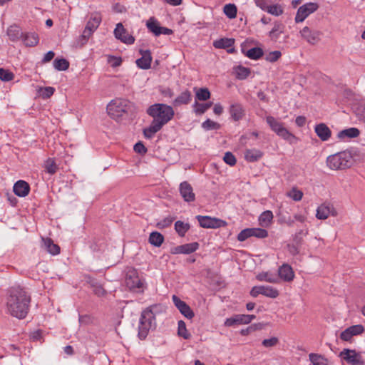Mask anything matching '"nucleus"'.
Returning a JSON list of instances; mask_svg holds the SVG:
<instances>
[{"instance_id": "obj_49", "label": "nucleus", "mask_w": 365, "mask_h": 365, "mask_svg": "<svg viewBox=\"0 0 365 365\" xmlns=\"http://www.w3.org/2000/svg\"><path fill=\"white\" fill-rule=\"evenodd\" d=\"M14 78V74L11 71L2 68H0V80L8 82L12 81Z\"/></svg>"}, {"instance_id": "obj_4", "label": "nucleus", "mask_w": 365, "mask_h": 365, "mask_svg": "<svg viewBox=\"0 0 365 365\" xmlns=\"http://www.w3.org/2000/svg\"><path fill=\"white\" fill-rule=\"evenodd\" d=\"M353 163V155L348 150L330 155L326 160L327 166L331 170H346L351 167Z\"/></svg>"}, {"instance_id": "obj_11", "label": "nucleus", "mask_w": 365, "mask_h": 365, "mask_svg": "<svg viewBox=\"0 0 365 365\" xmlns=\"http://www.w3.org/2000/svg\"><path fill=\"white\" fill-rule=\"evenodd\" d=\"M197 219L200 226L203 228L216 229L224 227L227 225L226 222L215 217L210 216L197 215Z\"/></svg>"}, {"instance_id": "obj_12", "label": "nucleus", "mask_w": 365, "mask_h": 365, "mask_svg": "<svg viewBox=\"0 0 365 365\" xmlns=\"http://www.w3.org/2000/svg\"><path fill=\"white\" fill-rule=\"evenodd\" d=\"M300 34L306 41L314 45L320 41L322 32L317 30H312L309 27L305 26L300 31Z\"/></svg>"}, {"instance_id": "obj_19", "label": "nucleus", "mask_w": 365, "mask_h": 365, "mask_svg": "<svg viewBox=\"0 0 365 365\" xmlns=\"http://www.w3.org/2000/svg\"><path fill=\"white\" fill-rule=\"evenodd\" d=\"M14 192L19 197H26L30 191V185L24 180H18L14 185Z\"/></svg>"}, {"instance_id": "obj_34", "label": "nucleus", "mask_w": 365, "mask_h": 365, "mask_svg": "<svg viewBox=\"0 0 365 365\" xmlns=\"http://www.w3.org/2000/svg\"><path fill=\"white\" fill-rule=\"evenodd\" d=\"M148 241L152 245L158 247L163 244L164 237L158 232H153L150 234Z\"/></svg>"}, {"instance_id": "obj_27", "label": "nucleus", "mask_w": 365, "mask_h": 365, "mask_svg": "<svg viewBox=\"0 0 365 365\" xmlns=\"http://www.w3.org/2000/svg\"><path fill=\"white\" fill-rule=\"evenodd\" d=\"M23 32L19 26L11 25L7 29V35L9 39L13 42H16L21 39Z\"/></svg>"}, {"instance_id": "obj_18", "label": "nucleus", "mask_w": 365, "mask_h": 365, "mask_svg": "<svg viewBox=\"0 0 365 365\" xmlns=\"http://www.w3.org/2000/svg\"><path fill=\"white\" fill-rule=\"evenodd\" d=\"M140 53L142 54V57L137 59L135 61L137 66L145 70L150 68L152 62L150 51L149 50H140Z\"/></svg>"}, {"instance_id": "obj_63", "label": "nucleus", "mask_w": 365, "mask_h": 365, "mask_svg": "<svg viewBox=\"0 0 365 365\" xmlns=\"http://www.w3.org/2000/svg\"><path fill=\"white\" fill-rule=\"evenodd\" d=\"M93 32L92 31L88 30L87 28L85 27L81 36H80L81 43L83 44L86 43L89 39L90 36L93 34Z\"/></svg>"}, {"instance_id": "obj_33", "label": "nucleus", "mask_w": 365, "mask_h": 365, "mask_svg": "<svg viewBox=\"0 0 365 365\" xmlns=\"http://www.w3.org/2000/svg\"><path fill=\"white\" fill-rule=\"evenodd\" d=\"M146 26L149 31L152 32L155 36H159L160 26L159 22L154 17H151L148 20Z\"/></svg>"}, {"instance_id": "obj_53", "label": "nucleus", "mask_w": 365, "mask_h": 365, "mask_svg": "<svg viewBox=\"0 0 365 365\" xmlns=\"http://www.w3.org/2000/svg\"><path fill=\"white\" fill-rule=\"evenodd\" d=\"M288 196L294 201H300L303 197V192L294 187L289 191Z\"/></svg>"}, {"instance_id": "obj_43", "label": "nucleus", "mask_w": 365, "mask_h": 365, "mask_svg": "<svg viewBox=\"0 0 365 365\" xmlns=\"http://www.w3.org/2000/svg\"><path fill=\"white\" fill-rule=\"evenodd\" d=\"M236 77L238 79L243 80L247 78L250 74V68L244 67L242 66H238L235 68Z\"/></svg>"}, {"instance_id": "obj_37", "label": "nucleus", "mask_w": 365, "mask_h": 365, "mask_svg": "<svg viewBox=\"0 0 365 365\" xmlns=\"http://www.w3.org/2000/svg\"><path fill=\"white\" fill-rule=\"evenodd\" d=\"M264 54L263 50L259 47H255L249 49L245 55L250 59L257 60Z\"/></svg>"}, {"instance_id": "obj_5", "label": "nucleus", "mask_w": 365, "mask_h": 365, "mask_svg": "<svg viewBox=\"0 0 365 365\" xmlns=\"http://www.w3.org/2000/svg\"><path fill=\"white\" fill-rule=\"evenodd\" d=\"M266 121L271 130L282 139L287 140L291 144L297 141V138L290 133L284 126L283 123L274 117L269 115L266 118Z\"/></svg>"}, {"instance_id": "obj_6", "label": "nucleus", "mask_w": 365, "mask_h": 365, "mask_svg": "<svg viewBox=\"0 0 365 365\" xmlns=\"http://www.w3.org/2000/svg\"><path fill=\"white\" fill-rule=\"evenodd\" d=\"M130 108V103L122 98L113 100L107 106L108 114L115 120H118L123 115L128 113Z\"/></svg>"}, {"instance_id": "obj_44", "label": "nucleus", "mask_w": 365, "mask_h": 365, "mask_svg": "<svg viewBox=\"0 0 365 365\" xmlns=\"http://www.w3.org/2000/svg\"><path fill=\"white\" fill-rule=\"evenodd\" d=\"M223 11L229 19H234L237 16V9L235 4H228L224 6Z\"/></svg>"}, {"instance_id": "obj_59", "label": "nucleus", "mask_w": 365, "mask_h": 365, "mask_svg": "<svg viewBox=\"0 0 365 365\" xmlns=\"http://www.w3.org/2000/svg\"><path fill=\"white\" fill-rule=\"evenodd\" d=\"M349 328V331H350L352 336H356L362 334L364 331V328L361 324H356L351 326Z\"/></svg>"}, {"instance_id": "obj_13", "label": "nucleus", "mask_w": 365, "mask_h": 365, "mask_svg": "<svg viewBox=\"0 0 365 365\" xmlns=\"http://www.w3.org/2000/svg\"><path fill=\"white\" fill-rule=\"evenodd\" d=\"M172 300L174 305L185 317L188 319H191L194 317V312L190 306L187 304L184 301L181 300L178 296L173 295Z\"/></svg>"}, {"instance_id": "obj_3", "label": "nucleus", "mask_w": 365, "mask_h": 365, "mask_svg": "<svg viewBox=\"0 0 365 365\" xmlns=\"http://www.w3.org/2000/svg\"><path fill=\"white\" fill-rule=\"evenodd\" d=\"M161 312L162 306L159 304H155L147 307L141 312L138 334L141 340L147 337L150 329L155 328V315Z\"/></svg>"}, {"instance_id": "obj_1", "label": "nucleus", "mask_w": 365, "mask_h": 365, "mask_svg": "<svg viewBox=\"0 0 365 365\" xmlns=\"http://www.w3.org/2000/svg\"><path fill=\"white\" fill-rule=\"evenodd\" d=\"M31 295L28 289L20 285L11 287L6 294V308L7 312L19 319H24L30 310Z\"/></svg>"}, {"instance_id": "obj_24", "label": "nucleus", "mask_w": 365, "mask_h": 365, "mask_svg": "<svg viewBox=\"0 0 365 365\" xmlns=\"http://www.w3.org/2000/svg\"><path fill=\"white\" fill-rule=\"evenodd\" d=\"M230 113L235 121H238L245 115V110L240 103H236L230 106Z\"/></svg>"}, {"instance_id": "obj_30", "label": "nucleus", "mask_w": 365, "mask_h": 365, "mask_svg": "<svg viewBox=\"0 0 365 365\" xmlns=\"http://www.w3.org/2000/svg\"><path fill=\"white\" fill-rule=\"evenodd\" d=\"M235 43L233 38H222L213 42V46L216 48L227 49Z\"/></svg>"}, {"instance_id": "obj_56", "label": "nucleus", "mask_w": 365, "mask_h": 365, "mask_svg": "<svg viewBox=\"0 0 365 365\" xmlns=\"http://www.w3.org/2000/svg\"><path fill=\"white\" fill-rule=\"evenodd\" d=\"M252 237L251 228H246L242 230L237 235V240L240 242H244L248 238Z\"/></svg>"}, {"instance_id": "obj_48", "label": "nucleus", "mask_w": 365, "mask_h": 365, "mask_svg": "<svg viewBox=\"0 0 365 365\" xmlns=\"http://www.w3.org/2000/svg\"><path fill=\"white\" fill-rule=\"evenodd\" d=\"M252 237H257L258 239H264L268 236V232L263 228H251Z\"/></svg>"}, {"instance_id": "obj_20", "label": "nucleus", "mask_w": 365, "mask_h": 365, "mask_svg": "<svg viewBox=\"0 0 365 365\" xmlns=\"http://www.w3.org/2000/svg\"><path fill=\"white\" fill-rule=\"evenodd\" d=\"M279 276L285 282H291L294 279V273L292 267L287 264H282L278 270Z\"/></svg>"}, {"instance_id": "obj_21", "label": "nucleus", "mask_w": 365, "mask_h": 365, "mask_svg": "<svg viewBox=\"0 0 365 365\" xmlns=\"http://www.w3.org/2000/svg\"><path fill=\"white\" fill-rule=\"evenodd\" d=\"M21 40L26 47H33L38 43L39 37L35 32H27L23 33Z\"/></svg>"}, {"instance_id": "obj_46", "label": "nucleus", "mask_w": 365, "mask_h": 365, "mask_svg": "<svg viewBox=\"0 0 365 365\" xmlns=\"http://www.w3.org/2000/svg\"><path fill=\"white\" fill-rule=\"evenodd\" d=\"M91 286L93 289V292L94 294L99 297H104L107 294V292L103 287V286L98 282H93Z\"/></svg>"}, {"instance_id": "obj_51", "label": "nucleus", "mask_w": 365, "mask_h": 365, "mask_svg": "<svg viewBox=\"0 0 365 365\" xmlns=\"http://www.w3.org/2000/svg\"><path fill=\"white\" fill-rule=\"evenodd\" d=\"M257 279L259 281H265L270 283H275L277 281L275 277L269 274L267 272L259 273L257 276Z\"/></svg>"}, {"instance_id": "obj_40", "label": "nucleus", "mask_w": 365, "mask_h": 365, "mask_svg": "<svg viewBox=\"0 0 365 365\" xmlns=\"http://www.w3.org/2000/svg\"><path fill=\"white\" fill-rule=\"evenodd\" d=\"M53 65L57 71H66L69 67V62L65 58H56Z\"/></svg>"}, {"instance_id": "obj_14", "label": "nucleus", "mask_w": 365, "mask_h": 365, "mask_svg": "<svg viewBox=\"0 0 365 365\" xmlns=\"http://www.w3.org/2000/svg\"><path fill=\"white\" fill-rule=\"evenodd\" d=\"M115 37L126 44L131 45L135 42V38L128 34L121 23H118L114 30Z\"/></svg>"}, {"instance_id": "obj_45", "label": "nucleus", "mask_w": 365, "mask_h": 365, "mask_svg": "<svg viewBox=\"0 0 365 365\" xmlns=\"http://www.w3.org/2000/svg\"><path fill=\"white\" fill-rule=\"evenodd\" d=\"M202 128L205 130H218L220 128V125L210 119H207L202 123Z\"/></svg>"}, {"instance_id": "obj_7", "label": "nucleus", "mask_w": 365, "mask_h": 365, "mask_svg": "<svg viewBox=\"0 0 365 365\" xmlns=\"http://www.w3.org/2000/svg\"><path fill=\"white\" fill-rule=\"evenodd\" d=\"M339 356L350 365H364L365 361L361 354L355 349H344Z\"/></svg>"}, {"instance_id": "obj_64", "label": "nucleus", "mask_w": 365, "mask_h": 365, "mask_svg": "<svg viewBox=\"0 0 365 365\" xmlns=\"http://www.w3.org/2000/svg\"><path fill=\"white\" fill-rule=\"evenodd\" d=\"M238 320L236 315H234L232 317L227 318L225 321L224 325L226 327H233L235 325H238Z\"/></svg>"}, {"instance_id": "obj_61", "label": "nucleus", "mask_w": 365, "mask_h": 365, "mask_svg": "<svg viewBox=\"0 0 365 365\" xmlns=\"http://www.w3.org/2000/svg\"><path fill=\"white\" fill-rule=\"evenodd\" d=\"M279 340L277 337H272L270 339H264L262 342L264 347H272L277 344Z\"/></svg>"}, {"instance_id": "obj_57", "label": "nucleus", "mask_w": 365, "mask_h": 365, "mask_svg": "<svg viewBox=\"0 0 365 365\" xmlns=\"http://www.w3.org/2000/svg\"><path fill=\"white\" fill-rule=\"evenodd\" d=\"M252 237L251 228H246L242 230L237 235V240L240 242H244L248 238Z\"/></svg>"}, {"instance_id": "obj_9", "label": "nucleus", "mask_w": 365, "mask_h": 365, "mask_svg": "<svg viewBox=\"0 0 365 365\" xmlns=\"http://www.w3.org/2000/svg\"><path fill=\"white\" fill-rule=\"evenodd\" d=\"M318 8V4L315 2H309L301 6L297 11L294 19L295 22H303L307 16L316 11Z\"/></svg>"}, {"instance_id": "obj_50", "label": "nucleus", "mask_w": 365, "mask_h": 365, "mask_svg": "<svg viewBox=\"0 0 365 365\" xmlns=\"http://www.w3.org/2000/svg\"><path fill=\"white\" fill-rule=\"evenodd\" d=\"M282 56V53L279 51H274L267 53L265 56V60L270 63H274L278 61Z\"/></svg>"}, {"instance_id": "obj_25", "label": "nucleus", "mask_w": 365, "mask_h": 365, "mask_svg": "<svg viewBox=\"0 0 365 365\" xmlns=\"http://www.w3.org/2000/svg\"><path fill=\"white\" fill-rule=\"evenodd\" d=\"M332 209V205L329 203L322 204L317 209L316 217L319 220L327 219Z\"/></svg>"}, {"instance_id": "obj_32", "label": "nucleus", "mask_w": 365, "mask_h": 365, "mask_svg": "<svg viewBox=\"0 0 365 365\" xmlns=\"http://www.w3.org/2000/svg\"><path fill=\"white\" fill-rule=\"evenodd\" d=\"M273 219V213L270 210L264 211L259 216V223L262 227H267L272 222Z\"/></svg>"}, {"instance_id": "obj_23", "label": "nucleus", "mask_w": 365, "mask_h": 365, "mask_svg": "<svg viewBox=\"0 0 365 365\" xmlns=\"http://www.w3.org/2000/svg\"><path fill=\"white\" fill-rule=\"evenodd\" d=\"M360 131L356 128H349L341 130L337 134V138L341 140H347L351 138H356L359 135Z\"/></svg>"}, {"instance_id": "obj_38", "label": "nucleus", "mask_w": 365, "mask_h": 365, "mask_svg": "<svg viewBox=\"0 0 365 365\" xmlns=\"http://www.w3.org/2000/svg\"><path fill=\"white\" fill-rule=\"evenodd\" d=\"M44 168L46 173H49L50 175H53L57 172L58 167L56 165L54 159L48 158L45 162Z\"/></svg>"}, {"instance_id": "obj_10", "label": "nucleus", "mask_w": 365, "mask_h": 365, "mask_svg": "<svg viewBox=\"0 0 365 365\" xmlns=\"http://www.w3.org/2000/svg\"><path fill=\"white\" fill-rule=\"evenodd\" d=\"M259 294L275 299L279 296V293L277 289L272 286L259 285L253 287L250 291V295L253 297H257Z\"/></svg>"}, {"instance_id": "obj_31", "label": "nucleus", "mask_w": 365, "mask_h": 365, "mask_svg": "<svg viewBox=\"0 0 365 365\" xmlns=\"http://www.w3.org/2000/svg\"><path fill=\"white\" fill-rule=\"evenodd\" d=\"M284 26L280 22H275L272 29L269 32V38L274 41H277L280 36V34L284 32Z\"/></svg>"}, {"instance_id": "obj_17", "label": "nucleus", "mask_w": 365, "mask_h": 365, "mask_svg": "<svg viewBox=\"0 0 365 365\" xmlns=\"http://www.w3.org/2000/svg\"><path fill=\"white\" fill-rule=\"evenodd\" d=\"M198 248L199 244L197 242L187 243L174 247L172 253L188 255L195 252Z\"/></svg>"}, {"instance_id": "obj_54", "label": "nucleus", "mask_w": 365, "mask_h": 365, "mask_svg": "<svg viewBox=\"0 0 365 365\" xmlns=\"http://www.w3.org/2000/svg\"><path fill=\"white\" fill-rule=\"evenodd\" d=\"M355 112L359 120L365 123V102L360 103Z\"/></svg>"}, {"instance_id": "obj_35", "label": "nucleus", "mask_w": 365, "mask_h": 365, "mask_svg": "<svg viewBox=\"0 0 365 365\" xmlns=\"http://www.w3.org/2000/svg\"><path fill=\"white\" fill-rule=\"evenodd\" d=\"M190 225L188 223H185L182 221L178 220L175 223V230L180 237H184L186 232L190 230Z\"/></svg>"}, {"instance_id": "obj_2", "label": "nucleus", "mask_w": 365, "mask_h": 365, "mask_svg": "<svg viewBox=\"0 0 365 365\" xmlns=\"http://www.w3.org/2000/svg\"><path fill=\"white\" fill-rule=\"evenodd\" d=\"M147 113L153 118L150 125L143 130V135L148 139L152 138L175 115L173 107L164 103H155L149 106Z\"/></svg>"}, {"instance_id": "obj_41", "label": "nucleus", "mask_w": 365, "mask_h": 365, "mask_svg": "<svg viewBox=\"0 0 365 365\" xmlns=\"http://www.w3.org/2000/svg\"><path fill=\"white\" fill-rule=\"evenodd\" d=\"M178 334L185 339L190 338L191 335L186 328V324L182 320H180L178 323Z\"/></svg>"}, {"instance_id": "obj_62", "label": "nucleus", "mask_w": 365, "mask_h": 365, "mask_svg": "<svg viewBox=\"0 0 365 365\" xmlns=\"http://www.w3.org/2000/svg\"><path fill=\"white\" fill-rule=\"evenodd\" d=\"M133 149L135 153L140 155L145 154L148 151L144 144L140 141L135 144Z\"/></svg>"}, {"instance_id": "obj_36", "label": "nucleus", "mask_w": 365, "mask_h": 365, "mask_svg": "<svg viewBox=\"0 0 365 365\" xmlns=\"http://www.w3.org/2000/svg\"><path fill=\"white\" fill-rule=\"evenodd\" d=\"M195 90V98L197 101H205L210 98V92L207 88H201Z\"/></svg>"}, {"instance_id": "obj_47", "label": "nucleus", "mask_w": 365, "mask_h": 365, "mask_svg": "<svg viewBox=\"0 0 365 365\" xmlns=\"http://www.w3.org/2000/svg\"><path fill=\"white\" fill-rule=\"evenodd\" d=\"M238 324H247L250 323L254 319L256 318L255 315L253 314H235Z\"/></svg>"}, {"instance_id": "obj_26", "label": "nucleus", "mask_w": 365, "mask_h": 365, "mask_svg": "<svg viewBox=\"0 0 365 365\" xmlns=\"http://www.w3.org/2000/svg\"><path fill=\"white\" fill-rule=\"evenodd\" d=\"M263 155V153L256 148L247 149L245 152V159L250 163L258 161Z\"/></svg>"}, {"instance_id": "obj_60", "label": "nucleus", "mask_w": 365, "mask_h": 365, "mask_svg": "<svg viewBox=\"0 0 365 365\" xmlns=\"http://www.w3.org/2000/svg\"><path fill=\"white\" fill-rule=\"evenodd\" d=\"M308 233V231H304L303 230H300L294 236V242L297 245H301L302 244V237L307 235Z\"/></svg>"}, {"instance_id": "obj_15", "label": "nucleus", "mask_w": 365, "mask_h": 365, "mask_svg": "<svg viewBox=\"0 0 365 365\" xmlns=\"http://www.w3.org/2000/svg\"><path fill=\"white\" fill-rule=\"evenodd\" d=\"M179 192L185 202H192L195 200V194L192 187L187 182L183 181L179 185Z\"/></svg>"}, {"instance_id": "obj_58", "label": "nucleus", "mask_w": 365, "mask_h": 365, "mask_svg": "<svg viewBox=\"0 0 365 365\" xmlns=\"http://www.w3.org/2000/svg\"><path fill=\"white\" fill-rule=\"evenodd\" d=\"M224 161L229 165L233 166L236 164V158L231 152L225 153L224 158Z\"/></svg>"}, {"instance_id": "obj_42", "label": "nucleus", "mask_w": 365, "mask_h": 365, "mask_svg": "<svg viewBox=\"0 0 365 365\" xmlns=\"http://www.w3.org/2000/svg\"><path fill=\"white\" fill-rule=\"evenodd\" d=\"M309 358L313 365H327V360L322 355L312 353Z\"/></svg>"}, {"instance_id": "obj_29", "label": "nucleus", "mask_w": 365, "mask_h": 365, "mask_svg": "<svg viewBox=\"0 0 365 365\" xmlns=\"http://www.w3.org/2000/svg\"><path fill=\"white\" fill-rule=\"evenodd\" d=\"M43 247L45 250L52 255H56L60 253V247L54 244L51 238H43Z\"/></svg>"}, {"instance_id": "obj_52", "label": "nucleus", "mask_w": 365, "mask_h": 365, "mask_svg": "<svg viewBox=\"0 0 365 365\" xmlns=\"http://www.w3.org/2000/svg\"><path fill=\"white\" fill-rule=\"evenodd\" d=\"M269 14L278 16L283 13V9L279 4H274L269 6L268 9L267 11Z\"/></svg>"}, {"instance_id": "obj_28", "label": "nucleus", "mask_w": 365, "mask_h": 365, "mask_svg": "<svg viewBox=\"0 0 365 365\" xmlns=\"http://www.w3.org/2000/svg\"><path fill=\"white\" fill-rule=\"evenodd\" d=\"M101 22V16L100 14L95 13L92 14L90 19L88 21L86 27L88 30L94 32L99 26Z\"/></svg>"}, {"instance_id": "obj_39", "label": "nucleus", "mask_w": 365, "mask_h": 365, "mask_svg": "<svg viewBox=\"0 0 365 365\" xmlns=\"http://www.w3.org/2000/svg\"><path fill=\"white\" fill-rule=\"evenodd\" d=\"M212 105V102H208L205 103H200L195 101L193 105L195 108V113L197 115H202L205 113Z\"/></svg>"}, {"instance_id": "obj_8", "label": "nucleus", "mask_w": 365, "mask_h": 365, "mask_svg": "<svg viewBox=\"0 0 365 365\" xmlns=\"http://www.w3.org/2000/svg\"><path fill=\"white\" fill-rule=\"evenodd\" d=\"M126 286L133 292H143L144 287L143 281L140 279L135 270L130 271L125 279Z\"/></svg>"}, {"instance_id": "obj_16", "label": "nucleus", "mask_w": 365, "mask_h": 365, "mask_svg": "<svg viewBox=\"0 0 365 365\" xmlns=\"http://www.w3.org/2000/svg\"><path fill=\"white\" fill-rule=\"evenodd\" d=\"M314 132L322 141H327L331 136L330 128L324 123L317 124Z\"/></svg>"}, {"instance_id": "obj_22", "label": "nucleus", "mask_w": 365, "mask_h": 365, "mask_svg": "<svg viewBox=\"0 0 365 365\" xmlns=\"http://www.w3.org/2000/svg\"><path fill=\"white\" fill-rule=\"evenodd\" d=\"M191 100L192 93L189 90L186 89L175 98V100L173 101V105L175 107H178L181 105H187L190 103Z\"/></svg>"}, {"instance_id": "obj_55", "label": "nucleus", "mask_w": 365, "mask_h": 365, "mask_svg": "<svg viewBox=\"0 0 365 365\" xmlns=\"http://www.w3.org/2000/svg\"><path fill=\"white\" fill-rule=\"evenodd\" d=\"M174 220V218L171 216H168L163 220L158 222L156 225L158 229H164L171 225Z\"/></svg>"}]
</instances>
